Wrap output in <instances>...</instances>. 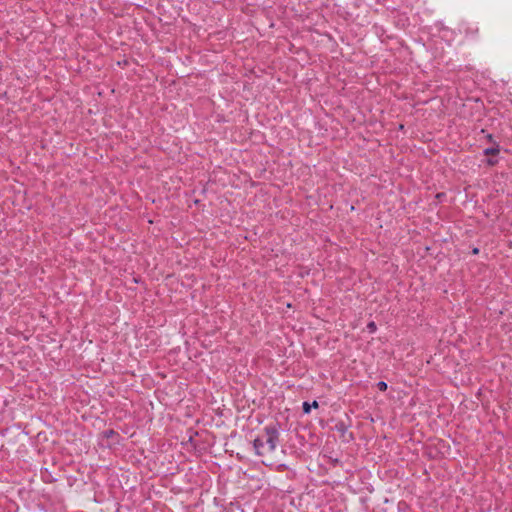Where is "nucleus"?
Here are the masks:
<instances>
[{"mask_svg": "<svg viewBox=\"0 0 512 512\" xmlns=\"http://www.w3.org/2000/svg\"><path fill=\"white\" fill-rule=\"evenodd\" d=\"M377 388L382 391V392H385L387 389H388V385L386 382L384 381H379L377 384H376Z\"/></svg>", "mask_w": 512, "mask_h": 512, "instance_id": "7", "label": "nucleus"}, {"mask_svg": "<svg viewBox=\"0 0 512 512\" xmlns=\"http://www.w3.org/2000/svg\"><path fill=\"white\" fill-rule=\"evenodd\" d=\"M488 163H489L490 165H494V164L496 163V161H494V160H492L491 158H489Z\"/></svg>", "mask_w": 512, "mask_h": 512, "instance_id": "9", "label": "nucleus"}, {"mask_svg": "<svg viewBox=\"0 0 512 512\" xmlns=\"http://www.w3.org/2000/svg\"><path fill=\"white\" fill-rule=\"evenodd\" d=\"M473 253H474V254H477V253H478V249H477V248H475V249L473 250Z\"/></svg>", "mask_w": 512, "mask_h": 512, "instance_id": "10", "label": "nucleus"}, {"mask_svg": "<svg viewBox=\"0 0 512 512\" xmlns=\"http://www.w3.org/2000/svg\"><path fill=\"white\" fill-rule=\"evenodd\" d=\"M484 153L488 157H495L499 153L498 147H491L484 150Z\"/></svg>", "mask_w": 512, "mask_h": 512, "instance_id": "5", "label": "nucleus"}, {"mask_svg": "<svg viewBox=\"0 0 512 512\" xmlns=\"http://www.w3.org/2000/svg\"><path fill=\"white\" fill-rule=\"evenodd\" d=\"M446 197V194L444 192H441V193H438L436 195V198L439 199L440 201Z\"/></svg>", "mask_w": 512, "mask_h": 512, "instance_id": "8", "label": "nucleus"}, {"mask_svg": "<svg viewBox=\"0 0 512 512\" xmlns=\"http://www.w3.org/2000/svg\"><path fill=\"white\" fill-rule=\"evenodd\" d=\"M281 424L274 421L266 425L262 433L253 440V448L258 456H265L275 451L279 443Z\"/></svg>", "mask_w": 512, "mask_h": 512, "instance_id": "1", "label": "nucleus"}, {"mask_svg": "<svg viewBox=\"0 0 512 512\" xmlns=\"http://www.w3.org/2000/svg\"><path fill=\"white\" fill-rule=\"evenodd\" d=\"M349 427L350 424H347L343 420H339L335 423L333 430L337 431L341 437H344Z\"/></svg>", "mask_w": 512, "mask_h": 512, "instance_id": "2", "label": "nucleus"}, {"mask_svg": "<svg viewBox=\"0 0 512 512\" xmlns=\"http://www.w3.org/2000/svg\"><path fill=\"white\" fill-rule=\"evenodd\" d=\"M319 407V403L317 400H314L312 403L308 401H304L302 403V411L304 414H309L311 412V409H317Z\"/></svg>", "mask_w": 512, "mask_h": 512, "instance_id": "4", "label": "nucleus"}, {"mask_svg": "<svg viewBox=\"0 0 512 512\" xmlns=\"http://www.w3.org/2000/svg\"><path fill=\"white\" fill-rule=\"evenodd\" d=\"M366 329L369 333H374L377 330V325L374 321H370L367 323Z\"/></svg>", "mask_w": 512, "mask_h": 512, "instance_id": "6", "label": "nucleus"}, {"mask_svg": "<svg viewBox=\"0 0 512 512\" xmlns=\"http://www.w3.org/2000/svg\"><path fill=\"white\" fill-rule=\"evenodd\" d=\"M350 440H353V434L350 433Z\"/></svg>", "mask_w": 512, "mask_h": 512, "instance_id": "11", "label": "nucleus"}, {"mask_svg": "<svg viewBox=\"0 0 512 512\" xmlns=\"http://www.w3.org/2000/svg\"><path fill=\"white\" fill-rule=\"evenodd\" d=\"M101 437L105 438V439L115 438L116 439V441L114 442L115 444H118L119 440L121 438L120 434L117 431H115L114 429H107V430L102 431Z\"/></svg>", "mask_w": 512, "mask_h": 512, "instance_id": "3", "label": "nucleus"}]
</instances>
